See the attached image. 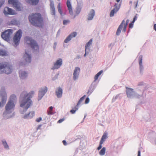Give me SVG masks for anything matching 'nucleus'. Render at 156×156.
Returning <instances> with one entry per match:
<instances>
[{"label": "nucleus", "instance_id": "f257e3e1", "mask_svg": "<svg viewBox=\"0 0 156 156\" xmlns=\"http://www.w3.org/2000/svg\"><path fill=\"white\" fill-rule=\"evenodd\" d=\"M34 94V91H31L29 93H27L26 91H24L21 94L20 98V106L24 109L23 111L21 112V114H23L31 105L32 101L30 98Z\"/></svg>", "mask_w": 156, "mask_h": 156}, {"label": "nucleus", "instance_id": "f03ea898", "mask_svg": "<svg viewBox=\"0 0 156 156\" xmlns=\"http://www.w3.org/2000/svg\"><path fill=\"white\" fill-rule=\"evenodd\" d=\"M30 22L33 25L40 27L43 23V19L39 13H35L30 15L29 17Z\"/></svg>", "mask_w": 156, "mask_h": 156}, {"label": "nucleus", "instance_id": "7ed1b4c3", "mask_svg": "<svg viewBox=\"0 0 156 156\" xmlns=\"http://www.w3.org/2000/svg\"><path fill=\"white\" fill-rule=\"evenodd\" d=\"M16 100L15 95L13 94L11 96L9 101L5 106V111L3 113L4 115H5L13 111L15 106L14 103L16 102Z\"/></svg>", "mask_w": 156, "mask_h": 156}, {"label": "nucleus", "instance_id": "20e7f679", "mask_svg": "<svg viewBox=\"0 0 156 156\" xmlns=\"http://www.w3.org/2000/svg\"><path fill=\"white\" fill-rule=\"evenodd\" d=\"M12 72V66L8 62L0 63V74L5 73L7 74H9Z\"/></svg>", "mask_w": 156, "mask_h": 156}, {"label": "nucleus", "instance_id": "39448f33", "mask_svg": "<svg viewBox=\"0 0 156 156\" xmlns=\"http://www.w3.org/2000/svg\"><path fill=\"white\" fill-rule=\"evenodd\" d=\"M25 43L32 48L36 50H39L38 46L36 42L29 37H26L24 38Z\"/></svg>", "mask_w": 156, "mask_h": 156}, {"label": "nucleus", "instance_id": "423d86ee", "mask_svg": "<svg viewBox=\"0 0 156 156\" xmlns=\"http://www.w3.org/2000/svg\"><path fill=\"white\" fill-rule=\"evenodd\" d=\"M129 22V20H127L126 21V23H125V20H123L120 25L119 26V27L118 28L117 31L116 32V34L117 35H119L121 33V30L123 28L122 32H125L126 30V28L128 23Z\"/></svg>", "mask_w": 156, "mask_h": 156}, {"label": "nucleus", "instance_id": "0eeeda50", "mask_svg": "<svg viewBox=\"0 0 156 156\" xmlns=\"http://www.w3.org/2000/svg\"><path fill=\"white\" fill-rule=\"evenodd\" d=\"M22 31L20 30L16 33L13 38V42L16 46L19 44L20 39L22 35Z\"/></svg>", "mask_w": 156, "mask_h": 156}, {"label": "nucleus", "instance_id": "6e6552de", "mask_svg": "<svg viewBox=\"0 0 156 156\" xmlns=\"http://www.w3.org/2000/svg\"><path fill=\"white\" fill-rule=\"evenodd\" d=\"M13 32V30L11 29H9L5 30L2 33L1 35L2 38L5 40L9 41Z\"/></svg>", "mask_w": 156, "mask_h": 156}, {"label": "nucleus", "instance_id": "1a4fd4ad", "mask_svg": "<svg viewBox=\"0 0 156 156\" xmlns=\"http://www.w3.org/2000/svg\"><path fill=\"white\" fill-rule=\"evenodd\" d=\"M8 3L12 5L18 11H21L22 9L21 4L18 0H9Z\"/></svg>", "mask_w": 156, "mask_h": 156}, {"label": "nucleus", "instance_id": "9d476101", "mask_svg": "<svg viewBox=\"0 0 156 156\" xmlns=\"http://www.w3.org/2000/svg\"><path fill=\"white\" fill-rule=\"evenodd\" d=\"M121 4L118 5V4H115L114 5V8L110 12V16L112 17L114 16L115 14L116 13L120 8Z\"/></svg>", "mask_w": 156, "mask_h": 156}, {"label": "nucleus", "instance_id": "9b49d317", "mask_svg": "<svg viewBox=\"0 0 156 156\" xmlns=\"http://www.w3.org/2000/svg\"><path fill=\"white\" fill-rule=\"evenodd\" d=\"M62 59L59 58L54 63V66L52 69H55L59 68L62 65Z\"/></svg>", "mask_w": 156, "mask_h": 156}, {"label": "nucleus", "instance_id": "f8f14e48", "mask_svg": "<svg viewBox=\"0 0 156 156\" xmlns=\"http://www.w3.org/2000/svg\"><path fill=\"white\" fill-rule=\"evenodd\" d=\"M85 97V95L83 96L82 98H81L79 101L78 102L77 105L76 106H75L74 108L71 110L70 111V112L72 114L74 113L78 109V106L79 105L82 101H83L84 99V97Z\"/></svg>", "mask_w": 156, "mask_h": 156}, {"label": "nucleus", "instance_id": "ddd939ff", "mask_svg": "<svg viewBox=\"0 0 156 156\" xmlns=\"http://www.w3.org/2000/svg\"><path fill=\"white\" fill-rule=\"evenodd\" d=\"M48 90L47 88L46 87H45L43 88H41L40 90L39 91L38 97L40 98L39 99V100H40L41 98L44 95L45 93L47 92Z\"/></svg>", "mask_w": 156, "mask_h": 156}, {"label": "nucleus", "instance_id": "4468645a", "mask_svg": "<svg viewBox=\"0 0 156 156\" xmlns=\"http://www.w3.org/2000/svg\"><path fill=\"white\" fill-rule=\"evenodd\" d=\"M80 69L78 67H76L73 73V79L74 80H76L78 78Z\"/></svg>", "mask_w": 156, "mask_h": 156}, {"label": "nucleus", "instance_id": "2eb2a0df", "mask_svg": "<svg viewBox=\"0 0 156 156\" xmlns=\"http://www.w3.org/2000/svg\"><path fill=\"white\" fill-rule=\"evenodd\" d=\"M77 35V33L76 32H73L70 34L65 40L64 42L66 43H68L69 41L72 38L75 37Z\"/></svg>", "mask_w": 156, "mask_h": 156}, {"label": "nucleus", "instance_id": "dca6fc26", "mask_svg": "<svg viewBox=\"0 0 156 156\" xmlns=\"http://www.w3.org/2000/svg\"><path fill=\"white\" fill-rule=\"evenodd\" d=\"M3 12L5 15H14L15 14V12L12 9L8 7H6L4 8Z\"/></svg>", "mask_w": 156, "mask_h": 156}, {"label": "nucleus", "instance_id": "f3484780", "mask_svg": "<svg viewBox=\"0 0 156 156\" xmlns=\"http://www.w3.org/2000/svg\"><path fill=\"white\" fill-rule=\"evenodd\" d=\"M23 58L27 63H30L31 62V57L27 51H25V53L23 56Z\"/></svg>", "mask_w": 156, "mask_h": 156}, {"label": "nucleus", "instance_id": "a211bd4d", "mask_svg": "<svg viewBox=\"0 0 156 156\" xmlns=\"http://www.w3.org/2000/svg\"><path fill=\"white\" fill-rule=\"evenodd\" d=\"M92 41V39H91L86 44L85 51V53L84 55V56H85L87 52L88 53V51L90 50V46L91 45Z\"/></svg>", "mask_w": 156, "mask_h": 156}, {"label": "nucleus", "instance_id": "6ab92c4d", "mask_svg": "<svg viewBox=\"0 0 156 156\" xmlns=\"http://www.w3.org/2000/svg\"><path fill=\"white\" fill-rule=\"evenodd\" d=\"M66 5L69 10V12L71 15L73 14V11L71 2L69 0H67L66 2Z\"/></svg>", "mask_w": 156, "mask_h": 156}, {"label": "nucleus", "instance_id": "aec40b11", "mask_svg": "<svg viewBox=\"0 0 156 156\" xmlns=\"http://www.w3.org/2000/svg\"><path fill=\"white\" fill-rule=\"evenodd\" d=\"M50 7L51 10V13L53 16H55V8L54 3L53 2H51L50 3Z\"/></svg>", "mask_w": 156, "mask_h": 156}, {"label": "nucleus", "instance_id": "412c9836", "mask_svg": "<svg viewBox=\"0 0 156 156\" xmlns=\"http://www.w3.org/2000/svg\"><path fill=\"white\" fill-rule=\"evenodd\" d=\"M34 115V112H31L28 113L25 115L23 118L24 119H29L32 118Z\"/></svg>", "mask_w": 156, "mask_h": 156}, {"label": "nucleus", "instance_id": "4be33fe9", "mask_svg": "<svg viewBox=\"0 0 156 156\" xmlns=\"http://www.w3.org/2000/svg\"><path fill=\"white\" fill-rule=\"evenodd\" d=\"M126 95L129 98H130L133 95V89L128 88L126 87Z\"/></svg>", "mask_w": 156, "mask_h": 156}, {"label": "nucleus", "instance_id": "5701e85b", "mask_svg": "<svg viewBox=\"0 0 156 156\" xmlns=\"http://www.w3.org/2000/svg\"><path fill=\"white\" fill-rule=\"evenodd\" d=\"M62 89L60 87H59L56 89V93L58 98H59L62 97Z\"/></svg>", "mask_w": 156, "mask_h": 156}, {"label": "nucleus", "instance_id": "b1692460", "mask_svg": "<svg viewBox=\"0 0 156 156\" xmlns=\"http://www.w3.org/2000/svg\"><path fill=\"white\" fill-rule=\"evenodd\" d=\"M95 15V12L94 9H91L88 14L87 19L88 20H92Z\"/></svg>", "mask_w": 156, "mask_h": 156}, {"label": "nucleus", "instance_id": "393cba45", "mask_svg": "<svg viewBox=\"0 0 156 156\" xmlns=\"http://www.w3.org/2000/svg\"><path fill=\"white\" fill-rule=\"evenodd\" d=\"M26 2L33 5H36L39 2V0H26Z\"/></svg>", "mask_w": 156, "mask_h": 156}, {"label": "nucleus", "instance_id": "a878e982", "mask_svg": "<svg viewBox=\"0 0 156 156\" xmlns=\"http://www.w3.org/2000/svg\"><path fill=\"white\" fill-rule=\"evenodd\" d=\"M19 76L20 78L24 79L27 76V73L25 71H20L19 72Z\"/></svg>", "mask_w": 156, "mask_h": 156}, {"label": "nucleus", "instance_id": "bb28decb", "mask_svg": "<svg viewBox=\"0 0 156 156\" xmlns=\"http://www.w3.org/2000/svg\"><path fill=\"white\" fill-rule=\"evenodd\" d=\"M107 137V133L106 132H105L103 135L100 141L103 143Z\"/></svg>", "mask_w": 156, "mask_h": 156}, {"label": "nucleus", "instance_id": "cd10ccee", "mask_svg": "<svg viewBox=\"0 0 156 156\" xmlns=\"http://www.w3.org/2000/svg\"><path fill=\"white\" fill-rule=\"evenodd\" d=\"M103 71L102 70H101L95 75L94 78L95 81H96L98 80L99 76L103 73Z\"/></svg>", "mask_w": 156, "mask_h": 156}, {"label": "nucleus", "instance_id": "c85d7f7f", "mask_svg": "<svg viewBox=\"0 0 156 156\" xmlns=\"http://www.w3.org/2000/svg\"><path fill=\"white\" fill-rule=\"evenodd\" d=\"M105 147H103L101 149V150L100 151L99 153V154L101 156L104 155L105 154Z\"/></svg>", "mask_w": 156, "mask_h": 156}, {"label": "nucleus", "instance_id": "c756f323", "mask_svg": "<svg viewBox=\"0 0 156 156\" xmlns=\"http://www.w3.org/2000/svg\"><path fill=\"white\" fill-rule=\"evenodd\" d=\"M57 8L58 12L60 13L61 15L62 14V11L61 8V4L59 3L57 6Z\"/></svg>", "mask_w": 156, "mask_h": 156}, {"label": "nucleus", "instance_id": "7c9ffc66", "mask_svg": "<svg viewBox=\"0 0 156 156\" xmlns=\"http://www.w3.org/2000/svg\"><path fill=\"white\" fill-rule=\"evenodd\" d=\"M53 108V107L52 106H51L49 108V109L47 111L48 114V115L53 114V113L52 112Z\"/></svg>", "mask_w": 156, "mask_h": 156}, {"label": "nucleus", "instance_id": "2f4dec72", "mask_svg": "<svg viewBox=\"0 0 156 156\" xmlns=\"http://www.w3.org/2000/svg\"><path fill=\"white\" fill-rule=\"evenodd\" d=\"M7 55V53L6 51L2 50H0V55L4 56Z\"/></svg>", "mask_w": 156, "mask_h": 156}, {"label": "nucleus", "instance_id": "473e14b6", "mask_svg": "<svg viewBox=\"0 0 156 156\" xmlns=\"http://www.w3.org/2000/svg\"><path fill=\"white\" fill-rule=\"evenodd\" d=\"M2 144L5 148L6 149L9 148V146L7 144V143L5 141H3Z\"/></svg>", "mask_w": 156, "mask_h": 156}, {"label": "nucleus", "instance_id": "72a5a7b5", "mask_svg": "<svg viewBox=\"0 0 156 156\" xmlns=\"http://www.w3.org/2000/svg\"><path fill=\"white\" fill-rule=\"evenodd\" d=\"M139 63L140 66V68L141 69L142 66V57H139Z\"/></svg>", "mask_w": 156, "mask_h": 156}, {"label": "nucleus", "instance_id": "f704fd0d", "mask_svg": "<svg viewBox=\"0 0 156 156\" xmlns=\"http://www.w3.org/2000/svg\"><path fill=\"white\" fill-rule=\"evenodd\" d=\"M6 101V98L5 96L3 97L2 98V104H5Z\"/></svg>", "mask_w": 156, "mask_h": 156}, {"label": "nucleus", "instance_id": "c9c22d12", "mask_svg": "<svg viewBox=\"0 0 156 156\" xmlns=\"http://www.w3.org/2000/svg\"><path fill=\"white\" fill-rule=\"evenodd\" d=\"M70 21L69 20H65L63 21V24L64 25H66L68 23H69Z\"/></svg>", "mask_w": 156, "mask_h": 156}, {"label": "nucleus", "instance_id": "e433bc0d", "mask_svg": "<svg viewBox=\"0 0 156 156\" xmlns=\"http://www.w3.org/2000/svg\"><path fill=\"white\" fill-rule=\"evenodd\" d=\"M103 143L100 141L99 146L97 148L98 150H100L102 148V144Z\"/></svg>", "mask_w": 156, "mask_h": 156}, {"label": "nucleus", "instance_id": "4c0bfd02", "mask_svg": "<svg viewBox=\"0 0 156 156\" xmlns=\"http://www.w3.org/2000/svg\"><path fill=\"white\" fill-rule=\"evenodd\" d=\"M138 2V0H137L136 2H134V6L135 8H136L137 7Z\"/></svg>", "mask_w": 156, "mask_h": 156}, {"label": "nucleus", "instance_id": "58836bf2", "mask_svg": "<svg viewBox=\"0 0 156 156\" xmlns=\"http://www.w3.org/2000/svg\"><path fill=\"white\" fill-rule=\"evenodd\" d=\"M134 23L132 22L131 23H129V28H132L133 27Z\"/></svg>", "mask_w": 156, "mask_h": 156}, {"label": "nucleus", "instance_id": "ea45409f", "mask_svg": "<svg viewBox=\"0 0 156 156\" xmlns=\"http://www.w3.org/2000/svg\"><path fill=\"white\" fill-rule=\"evenodd\" d=\"M4 2H5L4 0H2L0 1V8L2 5L4 4Z\"/></svg>", "mask_w": 156, "mask_h": 156}, {"label": "nucleus", "instance_id": "a19ab883", "mask_svg": "<svg viewBox=\"0 0 156 156\" xmlns=\"http://www.w3.org/2000/svg\"><path fill=\"white\" fill-rule=\"evenodd\" d=\"M64 120L65 119L64 118L60 119L58 121V123H61L62 122H63Z\"/></svg>", "mask_w": 156, "mask_h": 156}, {"label": "nucleus", "instance_id": "79ce46f5", "mask_svg": "<svg viewBox=\"0 0 156 156\" xmlns=\"http://www.w3.org/2000/svg\"><path fill=\"white\" fill-rule=\"evenodd\" d=\"M42 119L41 117H39L36 119V121L37 122H40Z\"/></svg>", "mask_w": 156, "mask_h": 156}, {"label": "nucleus", "instance_id": "37998d69", "mask_svg": "<svg viewBox=\"0 0 156 156\" xmlns=\"http://www.w3.org/2000/svg\"><path fill=\"white\" fill-rule=\"evenodd\" d=\"M89 101H90L89 99L88 98H87L86 99V100L85 101V103H86V104L88 103L89 102Z\"/></svg>", "mask_w": 156, "mask_h": 156}, {"label": "nucleus", "instance_id": "c03bdc74", "mask_svg": "<svg viewBox=\"0 0 156 156\" xmlns=\"http://www.w3.org/2000/svg\"><path fill=\"white\" fill-rule=\"evenodd\" d=\"M137 17L136 16H135L133 18V20L132 21L133 23H134L135 21L136 20Z\"/></svg>", "mask_w": 156, "mask_h": 156}, {"label": "nucleus", "instance_id": "a18cd8bd", "mask_svg": "<svg viewBox=\"0 0 156 156\" xmlns=\"http://www.w3.org/2000/svg\"><path fill=\"white\" fill-rule=\"evenodd\" d=\"M62 143L64 145H67V143L65 140H63L62 141Z\"/></svg>", "mask_w": 156, "mask_h": 156}, {"label": "nucleus", "instance_id": "49530a36", "mask_svg": "<svg viewBox=\"0 0 156 156\" xmlns=\"http://www.w3.org/2000/svg\"><path fill=\"white\" fill-rule=\"evenodd\" d=\"M80 11H81V10L80 9H79V10H77L76 12V13L77 14H79L80 12Z\"/></svg>", "mask_w": 156, "mask_h": 156}, {"label": "nucleus", "instance_id": "de8ad7c7", "mask_svg": "<svg viewBox=\"0 0 156 156\" xmlns=\"http://www.w3.org/2000/svg\"><path fill=\"white\" fill-rule=\"evenodd\" d=\"M137 156H140V150L138 151V154Z\"/></svg>", "mask_w": 156, "mask_h": 156}, {"label": "nucleus", "instance_id": "09e8293b", "mask_svg": "<svg viewBox=\"0 0 156 156\" xmlns=\"http://www.w3.org/2000/svg\"><path fill=\"white\" fill-rule=\"evenodd\" d=\"M154 30L156 31V24H155L154 26Z\"/></svg>", "mask_w": 156, "mask_h": 156}, {"label": "nucleus", "instance_id": "8fccbe9b", "mask_svg": "<svg viewBox=\"0 0 156 156\" xmlns=\"http://www.w3.org/2000/svg\"><path fill=\"white\" fill-rule=\"evenodd\" d=\"M116 1L117 2H119L120 0H116Z\"/></svg>", "mask_w": 156, "mask_h": 156}, {"label": "nucleus", "instance_id": "3c124183", "mask_svg": "<svg viewBox=\"0 0 156 156\" xmlns=\"http://www.w3.org/2000/svg\"><path fill=\"white\" fill-rule=\"evenodd\" d=\"M132 3V1H130V2H129V3H130V4H131Z\"/></svg>", "mask_w": 156, "mask_h": 156}, {"label": "nucleus", "instance_id": "603ef678", "mask_svg": "<svg viewBox=\"0 0 156 156\" xmlns=\"http://www.w3.org/2000/svg\"><path fill=\"white\" fill-rule=\"evenodd\" d=\"M112 45V44H110V45H109V47H110V46H111Z\"/></svg>", "mask_w": 156, "mask_h": 156}]
</instances>
